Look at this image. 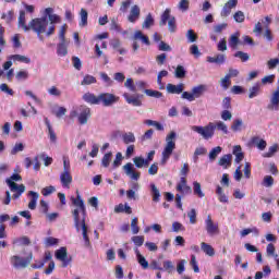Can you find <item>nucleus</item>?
Wrapping results in <instances>:
<instances>
[{"label": "nucleus", "instance_id": "1", "mask_svg": "<svg viewBox=\"0 0 279 279\" xmlns=\"http://www.w3.org/2000/svg\"><path fill=\"white\" fill-rule=\"evenodd\" d=\"M71 202L73 206L76 207L72 211V215L74 217V226L77 232L82 230L85 247H90V239L88 238V227L86 226V205H84V201L82 199V195H80V191H76V198L73 196L71 197Z\"/></svg>", "mask_w": 279, "mask_h": 279}, {"label": "nucleus", "instance_id": "2", "mask_svg": "<svg viewBox=\"0 0 279 279\" xmlns=\"http://www.w3.org/2000/svg\"><path fill=\"white\" fill-rule=\"evenodd\" d=\"M61 21L60 15H49V20H47V16L37 17L29 22V27L32 32L37 34L39 40H45L43 34L48 38L53 36L56 34V23H61Z\"/></svg>", "mask_w": 279, "mask_h": 279}, {"label": "nucleus", "instance_id": "3", "mask_svg": "<svg viewBox=\"0 0 279 279\" xmlns=\"http://www.w3.org/2000/svg\"><path fill=\"white\" fill-rule=\"evenodd\" d=\"M21 180H23L21 174H13L10 179H7V184L13 195L11 196L10 191L5 192L7 197L3 201V204L5 206L10 205L11 199H19V197H21V195L25 193V185L16 184V182H21Z\"/></svg>", "mask_w": 279, "mask_h": 279}, {"label": "nucleus", "instance_id": "4", "mask_svg": "<svg viewBox=\"0 0 279 279\" xmlns=\"http://www.w3.org/2000/svg\"><path fill=\"white\" fill-rule=\"evenodd\" d=\"M178 140V133L175 131H170L166 136V145L162 150L161 165H167V160H169L175 149V141Z\"/></svg>", "mask_w": 279, "mask_h": 279}, {"label": "nucleus", "instance_id": "5", "mask_svg": "<svg viewBox=\"0 0 279 279\" xmlns=\"http://www.w3.org/2000/svg\"><path fill=\"white\" fill-rule=\"evenodd\" d=\"M208 90V86L206 85H197L192 87L191 92H183L182 99H186L187 101H195V99H199V97H204V94Z\"/></svg>", "mask_w": 279, "mask_h": 279}, {"label": "nucleus", "instance_id": "6", "mask_svg": "<svg viewBox=\"0 0 279 279\" xmlns=\"http://www.w3.org/2000/svg\"><path fill=\"white\" fill-rule=\"evenodd\" d=\"M192 131L196 132V134H201L205 141L208 138H213L215 136V122H209L206 126H192Z\"/></svg>", "mask_w": 279, "mask_h": 279}, {"label": "nucleus", "instance_id": "7", "mask_svg": "<svg viewBox=\"0 0 279 279\" xmlns=\"http://www.w3.org/2000/svg\"><path fill=\"white\" fill-rule=\"evenodd\" d=\"M71 117H77L78 123H81V125H86L88 123V119H90V108L81 106L77 110L71 112Z\"/></svg>", "mask_w": 279, "mask_h": 279}, {"label": "nucleus", "instance_id": "8", "mask_svg": "<svg viewBox=\"0 0 279 279\" xmlns=\"http://www.w3.org/2000/svg\"><path fill=\"white\" fill-rule=\"evenodd\" d=\"M119 101V96L110 93H101L98 95V105L101 104L105 108H110Z\"/></svg>", "mask_w": 279, "mask_h": 279}, {"label": "nucleus", "instance_id": "9", "mask_svg": "<svg viewBox=\"0 0 279 279\" xmlns=\"http://www.w3.org/2000/svg\"><path fill=\"white\" fill-rule=\"evenodd\" d=\"M33 258L34 255L32 254V252H29L26 258H22L16 255L12 256L11 263L13 267H16V269H25V267H29V264L32 263Z\"/></svg>", "mask_w": 279, "mask_h": 279}, {"label": "nucleus", "instance_id": "10", "mask_svg": "<svg viewBox=\"0 0 279 279\" xmlns=\"http://www.w3.org/2000/svg\"><path fill=\"white\" fill-rule=\"evenodd\" d=\"M205 230L209 236H217V234H219V225L213 221L210 215H208L205 220Z\"/></svg>", "mask_w": 279, "mask_h": 279}, {"label": "nucleus", "instance_id": "11", "mask_svg": "<svg viewBox=\"0 0 279 279\" xmlns=\"http://www.w3.org/2000/svg\"><path fill=\"white\" fill-rule=\"evenodd\" d=\"M123 171L125 172V175L130 178L131 180H140L141 179V172L136 171V168H134V165L132 162H128L122 167Z\"/></svg>", "mask_w": 279, "mask_h": 279}, {"label": "nucleus", "instance_id": "12", "mask_svg": "<svg viewBox=\"0 0 279 279\" xmlns=\"http://www.w3.org/2000/svg\"><path fill=\"white\" fill-rule=\"evenodd\" d=\"M56 258L62 263V267H68L71 259H69V253L66 252V247H61L56 251Z\"/></svg>", "mask_w": 279, "mask_h": 279}, {"label": "nucleus", "instance_id": "13", "mask_svg": "<svg viewBox=\"0 0 279 279\" xmlns=\"http://www.w3.org/2000/svg\"><path fill=\"white\" fill-rule=\"evenodd\" d=\"M238 4L239 0H229L227 3H225L222 11L220 13L222 19L230 16L232 10H234V8H236Z\"/></svg>", "mask_w": 279, "mask_h": 279}, {"label": "nucleus", "instance_id": "14", "mask_svg": "<svg viewBox=\"0 0 279 279\" xmlns=\"http://www.w3.org/2000/svg\"><path fill=\"white\" fill-rule=\"evenodd\" d=\"M177 191L182 193V195H191L193 193V189L186 184V177L180 179V182L177 185Z\"/></svg>", "mask_w": 279, "mask_h": 279}, {"label": "nucleus", "instance_id": "15", "mask_svg": "<svg viewBox=\"0 0 279 279\" xmlns=\"http://www.w3.org/2000/svg\"><path fill=\"white\" fill-rule=\"evenodd\" d=\"M166 90L167 93H169V95H180L184 93V83H180L178 85H173L171 83H169L166 86Z\"/></svg>", "mask_w": 279, "mask_h": 279}, {"label": "nucleus", "instance_id": "16", "mask_svg": "<svg viewBox=\"0 0 279 279\" xmlns=\"http://www.w3.org/2000/svg\"><path fill=\"white\" fill-rule=\"evenodd\" d=\"M138 19H141V7H138L137 4H134L133 7H131V11L128 16V21L130 23H136V21H138Z\"/></svg>", "mask_w": 279, "mask_h": 279}, {"label": "nucleus", "instance_id": "17", "mask_svg": "<svg viewBox=\"0 0 279 279\" xmlns=\"http://www.w3.org/2000/svg\"><path fill=\"white\" fill-rule=\"evenodd\" d=\"M268 110H279V90L275 89L270 97V104Z\"/></svg>", "mask_w": 279, "mask_h": 279}, {"label": "nucleus", "instance_id": "18", "mask_svg": "<svg viewBox=\"0 0 279 279\" xmlns=\"http://www.w3.org/2000/svg\"><path fill=\"white\" fill-rule=\"evenodd\" d=\"M251 145H254V147H257L259 151H265V149H267V141L258 136H254L251 138Z\"/></svg>", "mask_w": 279, "mask_h": 279}, {"label": "nucleus", "instance_id": "19", "mask_svg": "<svg viewBox=\"0 0 279 279\" xmlns=\"http://www.w3.org/2000/svg\"><path fill=\"white\" fill-rule=\"evenodd\" d=\"M60 182L63 186H69L73 182L71 170H63L60 175Z\"/></svg>", "mask_w": 279, "mask_h": 279}, {"label": "nucleus", "instance_id": "20", "mask_svg": "<svg viewBox=\"0 0 279 279\" xmlns=\"http://www.w3.org/2000/svg\"><path fill=\"white\" fill-rule=\"evenodd\" d=\"M17 26L21 29H23V32H29L31 31L29 22H28V25H27V20L25 19V11H20Z\"/></svg>", "mask_w": 279, "mask_h": 279}, {"label": "nucleus", "instance_id": "21", "mask_svg": "<svg viewBox=\"0 0 279 279\" xmlns=\"http://www.w3.org/2000/svg\"><path fill=\"white\" fill-rule=\"evenodd\" d=\"M28 197H31V201L28 203L29 210H36V206L38 204V197H40V195L38 194V192L29 191Z\"/></svg>", "mask_w": 279, "mask_h": 279}, {"label": "nucleus", "instance_id": "22", "mask_svg": "<svg viewBox=\"0 0 279 279\" xmlns=\"http://www.w3.org/2000/svg\"><path fill=\"white\" fill-rule=\"evenodd\" d=\"M83 99L86 101V104L99 106V96H96L95 94L86 93L83 95Z\"/></svg>", "mask_w": 279, "mask_h": 279}, {"label": "nucleus", "instance_id": "23", "mask_svg": "<svg viewBox=\"0 0 279 279\" xmlns=\"http://www.w3.org/2000/svg\"><path fill=\"white\" fill-rule=\"evenodd\" d=\"M134 251L136 254L138 265H141V267L143 269H149V262H147L145 256H143V254H141V251H138V248H134Z\"/></svg>", "mask_w": 279, "mask_h": 279}, {"label": "nucleus", "instance_id": "24", "mask_svg": "<svg viewBox=\"0 0 279 279\" xmlns=\"http://www.w3.org/2000/svg\"><path fill=\"white\" fill-rule=\"evenodd\" d=\"M69 40H63V41H60L58 44V47H57V53L58 56H66V53H69Z\"/></svg>", "mask_w": 279, "mask_h": 279}, {"label": "nucleus", "instance_id": "25", "mask_svg": "<svg viewBox=\"0 0 279 279\" xmlns=\"http://www.w3.org/2000/svg\"><path fill=\"white\" fill-rule=\"evenodd\" d=\"M207 62H210L211 64H225L226 63V54L218 53L214 57H208Z\"/></svg>", "mask_w": 279, "mask_h": 279}, {"label": "nucleus", "instance_id": "26", "mask_svg": "<svg viewBox=\"0 0 279 279\" xmlns=\"http://www.w3.org/2000/svg\"><path fill=\"white\" fill-rule=\"evenodd\" d=\"M233 156H235L234 162L239 165L245 158V155L243 154V148H241V145L233 146Z\"/></svg>", "mask_w": 279, "mask_h": 279}, {"label": "nucleus", "instance_id": "27", "mask_svg": "<svg viewBox=\"0 0 279 279\" xmlns=\"http://www.w3.org/2000/svg\"><path fill=\"white\" fill-rule=\"evenodd\" d=\"M218 165H220V167H223V169H228V167H230L232 165V155L231 154L223 155L218 160Z\"/></svg>", "mask_w": 279, "mask_h": 279}, {"label": "nucleus", "instance_id": "28", "mask_svg": "<svg viewBox=\"0 0 279 279\" xmlns=\"http://www.w3.org/2000/svg\"><path fill=\"white\" fill-rule=\"evenodd\" d=\"M170 19H173V16H171V9H166L165 12L161 14L159 27H165Z\"/></svg>", "mask_w": 279, "mask_h": 279}, {"label": "nucleus", "instance_id": "29", "mask_svg": "<svg viewBox=\"0 0 279 279\" xmlns=\"http://www.w3.org/2000/svg\"><path fill=\"white\" fill-rule=\"evenodd\" d=\"M123 97L126 99V102L131 104L132 106H142L141 99L137 96H131L130 94L125 93Z\"/></svg>", "mask_w": 279, "mask_h": 279}, {"label": "nucleus", "instance_id": "30", "mask_svg": "<svg viewBox=\"0 0 279 279\" xmlns=\"http://www.w3.org/2000/svg\"><path fill=\"white\" fill-rule=\"evenodd\" d=\"M9 60H13V62H23L24 64H29V62H32L29 57H25L23 54H12L9 57Z\"/></svg>", "mask_w": 279, "mask_h": 279}, {"label": "nucleus", "instance_id": "31", "mask_svg": "<svg viewBox=\"0 0 279 279\" xmlns=\"http://www.w3.org/2000/svg\"><path fill=\"white\" fill-rule=\"evenodd\" d=\"M201 250L207 256H215V248L210 244H208L206 242H202L201 243Z\"/></svg>", "mask_w": 279, "mask_h": 279}, {"label": "nucleus", "instance_id": "32", "mask_svg": "<svg viewBox=\"0 0 279 279\" xmlns=\"http://www.w3.org/2000/svg\"><path fill=\"white\" fill-rule=\"evenodd\" d=\"M133 162L137 169H143V167H149V160H146L143 157L133 158Z\"/></svg>", "mask_w": 279, "mask_h": 279}, {"label": "nucleus", "instance_id": "33", "mask_svg": "<svg viewBox=\"0 0 279 279\" xmlns=\"http://www.w3.org/2000/svg\"><path fill=\"white\" fill-rule=\"evenodd\" d=\"M80 16H81L80 26L86 27L88 25V11H86V9H81Z\"/></svg>", "mask_w": 279, "mask_h": 279}, {"label": "nucleus", "instance_id": "34", "mask_svg": "<svg viewBox=\"0 0 279 279\" xmlns=\"http://www.w3.org/2000/svg\"><path fill=\"white\" fill-rule=\"evenodd\" d=\"M150 193L153 196V202H160V190H158V186L156 184H150Z\"/></svg>", "mask_w": 279, "mask_h": 279}, {"label": "nucleus", "instance_id": "35", "mask_svg": "<svg viewBox=\"0 0 279 279\" xmlns=\"http://www.w3.org/2000/svg\"><path fill=\"white\" fill-rule=\"evenodd\" d=\"M216 195H218L219 202H221L222 204H228V196L223 192V189L219 185L217 186Z\"/></svg>", "mask_w": 279, "mask_h": 279}, {"label": "nucleus", "instance_id": "36", "mask_svg": "<svg viewBox=\"0 0 279 279\" xmlns=\"http://www.w3.org/2000/svg\"><path fill=\"white\" fill-rule=\"evenodd\" d=\"M167 75H169V72L166 70H162L158 73L157 84L159 85V90H165V84H162V77H167Z\"/></svg>", "mask_w": 279, "mask_h": 279}, {"label": "nucleus", "instance_id": "37", "mask_svg": "<svg viewBox=\"0 0 279 279\" xmlns=\"http://www.w3.org/2000/svg\"><path fill=\"white\" fill-rule=\"evenodd\" d=\"M239 43H240L239 33H235L230 36L229 46L231 49H236V47H239Z\"/></svg>", "mask_w": 279, "mask_h": 279}, {"label": "nucleus", "instance_id": "38", "mask_svg": "<svg viewBox=\"0 0 279 279\" xmlns=\"http://www.w3.org/2000/svg\"><path fill=\"white\" fill-rule=\"evenodd\" d=\"M133 40H142L144 43V45H149V38L145 35H143V32L141 31H136L134 36H133Z\"/></svg>", "mask_w": 279, "mask_h": 279}, {"label": "nucleus", "instance_id": "39", "mask_svg": "<svg viewBox=\"0 0 279 279\" xmlns=\"http://www.w3.org/2000/svg\"><path fill=\"white\" fill-rule=\"evenodd\" d=\"M90 84H97V78L93 75H85L81 82V86H90Z\"/></svg>", "mask_w": 279, "mask_h": 279}, {"label": "nucleus", "instance_id": "40", "mask_svg": "<svg viewBox=\"0 0 279 279\" xmlns=\"http://www.w3.org/2000/svg\"><path fill=\"white\" fill-rule=\"evenodd\" d=\"M215 130H219L220 132L228 134V125L223 121H217L214 123V132Z\"/></svg>", "mask_w": 279, "mask_h": 279}, {"label": "nucleus", "instance_id": "41", "mask_svg": "<svg viewBox=\"0 0 279 279\" xmlns=\"http://www.w3.org/2000/svg\"><path fill=\"white\" fill-rule=\"evenodd\" d=\"M122 140L125 145H130V143H134L136 141V137L134 136V133L129 132L122 135Z\"/></svg>", "mask_w": 279, "mask_h": 279}, {"label": "nucleus", "instance_id": "42", "mask_svg": "<svg viewBox=\"0 0 279 279\" xmlns=\"http://www.w3.org/2000/svg\"><path fill=\"white\" fill-rule=\"evenodd\" d=\"M193 191H194V195H197V197H205L206 194H204V192L202 191V184H199V182L195 181L193 183Z\"/></svg>", "mask_w": 279, "mask_h": 279}, {"label": "nucleus", "instance_id": "43", "mask_svg": "<svg viewBox=\"0 0 279 279\" xmlns=\"http://www.w3.org/2000/svg\"><path fill=\"white\" fill-rule=\"evenodd\" d=\"M174 75L178 80H184V77H186V70H184V66L178 65Z\"/></svg>", "mask_w": 279, "mask_h": 279}, {"label": "nucleus", "instance_id": "44", "mask_svg": "<svg viewBox=\"0 0 279 279\" xmlns=\"http://www.w3.org/2000/svg\"><path fill=\"white\" fill-rule=\"evenodd\" d=\"M260 93V85L256 84L248 90V98L254 99V97H258V94Z\"/></svg>", "mask_w": 279, "mask_h": 279}, {"label": "nucleus", "instance_id": "45", "mask_svg": "<svg viewBox=\"0 0 279 279\" xmlns=\"http://www.w3.org/2000/svg\"><path fill=\"white\" fill-rule=\"evenodd\" d=\"M278 149H279L278 144H274L272 146H270V147L268 148V151H267V153H264L263 157H264V158H272V156H274L275 154H277Z\"/></svg>", "mask_w": 279, "mask_h": 279}, {"label": "nucleus", "instance_id": "46", "mask_svg": "<svg viewBox=\"0 0 279 279\" xmlns=\"http://www.w3.org/2000/svg\"><path fill=\"white\" fill-rule=\"evenodd\" d=\"M110 162H112V153L111 151L105 154L102 159H101V165L106 169H107V167H110Z\"/></svg>", "mask_w": 279, "mask_h": 279}, {"label": "nucleus", "instance_id": "47", "mask_svg": "<svg viewBox=\"0 0 279 279\" xmlns=\"http://www.w3.org/2000/svg\"><path fill=\"white\" fill-rule=\"evenodd\" d=\"M241 128H243V120L242 119L233 120L231 124L232 132H241Z\"/></svg>", "mask_w": 279, "mask_h": 279}, {"label": "nucleus", "instance_id": "48", "mask_svg": "<svg viewBox=\"0 0 279 279\" xmlns=\"http://www.w3.org/2000/svg\"><path fill=\"white\" fill-rule=\"evenodd\" d=\"M219 84L225 90H228L232 86V81L226 75L220 78Z\"/></svg>", "mask_w": 279, "mask_h": 279}, {"label": "nucleus", "instance_id": "49", "mask_svg": "<svg viewBox=\"0 0 279 279\" xmlns=\"http://www.w3.org/2000/svg\"><path fill=\"white\" fill-rule=\"evenodd\" d=\"M144 123H145L146 125H153V128H156V130H158L159 132L165 131V126H162V125L160 124V122H158V121L145 120Z\"/></svg>", "mask_w": 279, "mask_h": 279}, {"label": "nucleus", "instance_id": "50", "mask_svg": "<svg viewBox=\"0 0 279 279\" xmlns=\"http://www.w3.org/2000/svg\"><path fill=\"white\" fill-rule=\"evenodd\" d=\"M52 114H56L60 119L66 114V108L57 106L52 109Z\"/></svg>", "mask_w": 279, "mask_h": 279}, {"label": "nucleus", "instance_id": "51", "mask_svg": "<svg viewBox=\"0 0 279 279\" xmlns=\"http://www.w3.org/2000/svg\"><path fill=\"white\" fill-rule=\"evenodd\" d=\"M29 243H32V241H29V238L27 236L13 240V245H29Z\"/></svg>", "mask_w": 279, "mask_h": 279}, {"label": "nucleus", "instance_id": "52", "mask_svg": "<svg viewBox=\"0 0 279 279\" xmlns=\"http://www.w3.org/2000/svg\"><path fill=\"white\" fill-rule=\"evenodd\" d=\"M144 93L148 97H154L155 99H160L162 97V93L154 89H145Z\"/></svg>", "mask_w": 279, "mask_h": 279}, {"label": "nucleus", "instance_id": "53", "mask_svg": "<svg viewBox=\"0 0 279 279\" xmlns=\"http://www.w3.org/2000/svg\"><path fill=\"white\" fill-rule=\"evenodd\" d=\"M131 230H132V234H138V232H141V228L138 227V218L132 219Z\"/></svg>", "mask_w": 279, "mask_h": 279}, {"label": "nucleus", "instance_id": "54", "mask_svg": "<svg viewBox=\"0 0 279 279\" xmlns=\"http://www.w3.org/2000/svg\"><path fill=\"white\" fill-rule=\"evenodd\" d=\"M266 254L267 256H272V258H278V254H276V246L274 244L269 243L266 247Z\"/></svg>", "mask_w": 279, "mask_h": 279}, {"label": "nucleus", "instance_id": "55", "mask_svg": "<svg viewBox=\"0 0 279 279\" xmlns=\"http://www.w3.org/2000/svg\"><path fill=\"white\" fill-rule=\"evenodd\" d=\"M151 25H154V17L151 16V13H149V14L146 16L144 23L142 24V27H143L144 29H149V27H151Z\"/></svg>", "mask_w": 279, "mask_h": 279}, {"label": "nucleus", "instance_id": "56", "mask_svg": "<svg viewBox=\"0 0 279 279\" xmlns=\"http://www.w3.org/2000/svg\"><path fill=\"white\" fill-rule=\"evenodd\" d=\"M163 269L168 274H173V270L175 269V266L173 265V262L171 260H165L163 262Z\"/></svg>", "mask_w": 279, "mask_h": 279}, {"label": "nucleus", "instance_id": "57", "mask_svg": "<svg viewBox=\"0 0 279 279\" xmlns=\"http://www.w3.org/2000/svg\"><path fill=\"white\" fill-rule=\"evenodd\" d=\"M219 154H221L220 146L213 148L209 153V160H217V156H219Z\"/></svg>", "mask_w": 279, "mask_h": 279}, {"label": "nucleus", "instance_id": "58", "mask_svg": "<svg viewBox=\"0 0 279 279\" xmlns=\"http://www.w3.org/2000/svg\"><path fill=\"white\" fill-rule=\"evenodd\" d=\"M233 20L235 23H243L245 21V13H243V11H236L233 14Z\"/></svg>", "mask_w": 279, "mask_h": 279}, {"label": "nucleus", "instance_id": "59", "mask_svg": "<svg viewBox=\"0 0 279 279\" xmlns=\"http://www.w3.org/2000/svg\"><path fill=\"white\" fill-rule=\"evenodd\" d=\"M168 29L170 34H174L175 29H178V25L175 24V17L172 16L169 21H168Z\"/></svg>", "mask_w": 279, "mask_h": 279}, {"label": "nucleus", "instance_id": "60", "mask_svg": "<svg viewBox=\"0 0 279 279\" xmlns=\"http://www.w3.org/2000/svg\"><path fill=\"white\" fill-rule=\"evenodd\" d=\"M131 241L134 242V245H137V247H141L143 245V243H145V236L134 235L131 238Z\"/></svg>", "mask_w": 279, "mask_h": 279}, {"label": "nucleus", "instance_id": "61", "mask_svg": "<svg viewBox=\"0 0 279 279\" xmlns=\"http://www.w3.org/2000/svg\"><path fill=\"white\" fill-rule=\"evenodd\" d=\"M189 43H196L197 41V34H195L194 29H189L185 34Z\"/></svg>", "mask_w": 279, "mask_h": 279}, {"label": "nucleus", "instance_id": "62", "mask_svg": "<svg viewBox=\"0 0 279 279\" xmlns=\"http://www.w3.org/2000/svg\"><path fill=\"white\" fill-rule=\"evenodd\" d=\"M123 161V155L121 153H117L116 159L112 162L113 169L121 167V162Z\"/></svg>", "mask_w": 279, "mask_h": 279}, {"label": "nucleus", "instance_id": "63", "mask_svg": "<svg viewBox=\"0 0 279 279\" xmlns=\"http://www.w3.org/2000/svg\"><path fill=\"white\" fill-rule=\"evenodd\" d=\"M189 5H191L189 0H181L178 4V8L181 10V12H186L189 10Z\"/></svg>", "mask_w": 279, "mask_h": 279}, {"label": "nucleus", "instance_id": "64", "mask_svg": "<svg viewBox=\"0 0 279 279\" xmlns=\"http://www.w3.org/2000/svg\"><path fill=\"white\" fill-rule=\"evenodd\" d=\"M52 193H56V187L53 185L46 186L41 190L44 197H48V195H51Z\"/></svg>", "mask_w": 279, "mask_h": 279}]
</instances>
